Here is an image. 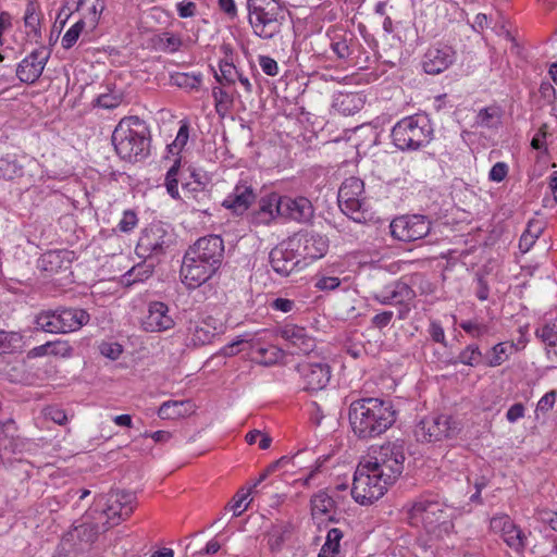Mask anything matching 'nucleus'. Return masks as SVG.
I'll list each match as a JSON object with an SVG mask.
<instances>
[{"mask_svg": "<svg viewBox=\"0 0 557 557\" xmlns=\"http://www.w3.org/2000/svg\"><path fill=\"white\" fill-rule=\"evenodd\" d=\"M136 506V496L132 492L115 491L107 496L106 507L102 515L107 520L104 524L112 528L126 520L134 511Z\"/></svg>", "mask_w": 557, "mask_h": 557, "instance_id": "ddd939ff", "label": "nucleus"}, {"mask_svg": "<svg viewBox=\"0 0 557 557\" xmlns=\"http://www.w3.org/2000/svg\"><path fill=\"white\" fill-rule=\"evenodd\" d=\"M331 49L338 59H348L352 53L351 44L355 36L351 32L344 28L333 29L329 33Z\"/></svg>", "mask_w": 557, "mask_h": 557, "instance_id": "c756f323", "label": "nucleus"}, {"mask_svg": "<svg viewBox=\"0 0 557 557\" xmlns=\"http://www.w3.org/2000/svg\"><path fill=\"white\" fill-rule=\"evenodd\" d=\"M341 284L336 276H321L317 280L314 286L320 290H334Z\"/></svg>", "mask_w": 557, "mask_h": 557, "instance_id": "338daca9", "label": "nucleus"}, {"mask_svg": "<svg viewBox=\"0 0 557 557\" xmlns=\"http://www.w3.org/2000/svg\"><path fill=\"white\" fill-rule=\"evenodd\" d=\"M70 252L66 250H50L38 260V268L48 274H57L70 269Z\"/></svg>", "mask_w": 557, "mask_h": 557, "instance_id": "cd10ccee", "label": "nucleus"}, {"mask_svg": "<svg viewBox=\"0 0 557 557\" xmlns=\"http://www.w3.org/2000/svg\"><path fill=\"white\" fill-rule=\"evenodd\" d=\"M172 83L181 88L189 90H198L202 82V75L200 73H175L171 76Z\"/></svg>", "mask_w": 557, "mask_h": 557, "instance_id": "09e8293b", "label": "nucleus"}, {"mask_svg": "<svg viewBox=\"0 0 557 557\" xmlns=\"http://www.w3.org/2000/svg\"><path fill=\"white\" fill-rule=\"evenodd\" d=\"M251 493V488L245 491L244 488L239 490L232 499L230 505L231 510L233 511L235 517H239L248 507V504H245V500Z\"/></svg>", "mask_w": 557, "mask_h": 557, "instance_id": "6e6d98bb", "label": "nucleus"}, {"mask_svg": "<svg viewBox=\"0 0 557 557\" xmlns=\"http://www.w3.org/2000/svg\"><path fill=\"white\" fill-rule=\"evenodd\" d=\"M218 270L212 263H207L196 256H189L185 253L181 268V275L183 276V283L188 288H196L207 282Z\"/></svg>", "mask_w": 557, "mask_h": 557, "instance_id": "f3484780", "label": "nucleus"}, {"mask_svg": "<svg viewBox=\"0 0 557 557\" xmlns=\"http://www.w3.org/2000/svg\"><path fill=\"white\" fill-rule=\"evenodd\" d=\"M302 388L318 392L326 387L331 379V367L323 361H302L296 367Z\"/></svg>", "mask_w": 557, "mask_h": 557, "instance_id": "4468645a", "label": "nucleus"}, {"mask_svg": "<svg viewBox=\"0 0 557 557\" xmlns=\"http://www.w3.org/2000/svg\"><path fill=\"white\" fill-rule=\"evenodd\" d=\"M311 512L313 517L332 512L341 503L327 491H319L311 497Z\"/></svg>", "mask_w": 557, "mask_h": 557, "instance_id": "473e14b6", "label": "nucleus"}, {"mask_svg": "<svg viewBox=\"0 0 557 557\" xmlns=\"http://www.w3.org/2000/svg\"><path fill=\"white\" fill-rule=\"evenodd\" d=\"M490 530L498 534L505 544L517 554H522L528 545V535L506 513L496 515L490 520Z\"/></svg>", "mask_w": 557, "mask_h": 557, "instance_id": "9b49d317", "label": "nucleus"}, {"mask_svg": "<svg viewBox=\"0 0 557 557\" xmlns=\"http://www.w3.org/2000/svg\"><path fill=\"white\" fill-rule=\"evenodd\" d=\"M24 175V166L15 156H0V180L12 181Z\"/></svg>", "mask_w": 557, "mask_h": 557, "instance_id": "c9c22d12", "label": "nucleus"}, {"mask_svg": "<svg viewBox=\"0 0 557 557\" xmlns=\"http://www.w3.org/2000/svg\"><path fill=\"white\" fill-rule=\"evenodd\" d=\"M173 234L161 224H151L141 233L136 252L139 257L150 258L163 255L173 244Z\"/></svg>", "mask_w": 557, "mask_h": 557, "instance_id": "9d476101", "label": "nucleus"}, {"mask_svg": "<svg viewBox=\"0 0 557 557\" xmlns=\"http://www.w3.org/2000/svg\"><path fill=\"white\" fill-rule=\"evenodd\" d=\"M122 101L123 95L117 90L100 94L95 100L96 106L109 110L117 108Z\"/></svg>", "mask_w": 557, "mask_h": 557, "instance_id": "603ef678", "label": "nucleus"}, {"mask_svg": "<svg viewBox=\"0 0 557 557\" xmlns=\"http://www.w3.org/2000/svg\"><path fill=\"white\" fill-rule=\"evenodd\" d=\"M259 65L264 74L269 76H275L278 74V65L277 62L268 55L259 57Z\"/></svg>", "mask_w": 557, "mask_h": 557, "instance_id": "052dcab7", "label": "nucleus"}, {"mask_svg": "<svg viewBox=\"0 0 557 557\" xmlns=\"http://www.w3.org/2000/svg\"><path fill=\"white\" fill-rule=\"evenodd\" d=\"M176 9L180 17H193L196 15L197 4L193 1L183 0L176 4Z\"/></svg>", "mask_w": 557, "mask_h": 557, "instance_id": "69168bd1", "label": "nucleus"}, {"mask_svg": "<svg viewBox=\"0 0 557 557\" xmlns=\"http://www.w3.org/2000/svg\"><path fill=\"white\" fill-rule=\"evenodd\" d=\"M183 41L178 35L170 32H164L158 37V47L162 51L174 53L180 50Z\"/></svg>", "mask_w": 557, "mask_h": 557, "instance_id": "8fccbe9b", "label": "nucleus"}, {"mask_svg": "<svg viewBox=\"0 0 557 557\" xmlns=\"http://www.w3.org/2000/svg\"><path fill=\"white\" fill-rule=\"evenodd\" d=\"M432 128L423 116L412 115L400 120L392 129V138L400 150H417L429 144Z\"/></svg>", "mask_w": 557, "mask_h": 557, "instance_id": "423d86ee", "label": "nucleus"}, {"mask_svg": "<svg viewBox=\"0 0 557 557\" xmlns=\"http://www.w3.org/2000/svg\"><path fill=\"white\" fill-rule=\"evenodd\" d=\"M289 239L290 246H294L298 258L301 257L305 260L320 259L329 249L327 238L317 233H299Z\"/></svg>", "mask_w": 557, "mask_h": 557, "instance_id": "dca6fc26", "label": "nucleus"}, {"mask_svg": "<svg viewBox=\"0 0 557 557\" xmlns=\"http://www.w3.org/2000/svg\"><path fill=\"white\" fill-rule=\"evenodd\" d=\"M220 72H214L215 81L222 86H231L237 82L239 70L227 61H221L219 64Z\"/></svg>", "mask_w": 557, "mask_h": 557, "instance_id": "a18cd8bd", "label": "nucleus"}, {"mask_svg": "<svg viewBox=\"0 0 557 557\" xmlns=\"http://www.w3.org/2000/svg\"><path fill=\"white\" fill-rule=\"evenodd\" d=\"M59 310L64 334L81 330L90 320L89 313L81 308L61 307Z\"/></svg>", "mask_w": 557, "mask_h": 557, "instance_id": "7c9ffc66", "label": "nucleus"}, {"mask_svg": "<svg viewBox=\"0 0 557 557\" xmlns=\"http://www.w3.org/2000/svg\"><path fill=\"white\" fill-rule=\"evenodd\" d=\"M278 334L295 348L296 354L308 355L317 346L315 338L305 327L296 324L283 325Z\"/></svg>", "mask_w": 557, "mask_h": 557, "instance_id": "5701e85b", "label": "nucleus"}, {"mask_svg": "<svg viewBox=\"0 0 557 557\" xmlns=\"http://www.w3.org/2000/svg\"><path fill=\"white\" fill-rule=\"evenodd\" d=\"M271 268L281 276L289 275L299 262L298 255L290 246V239L275 246L269 253Z\"/></svg>", "mask_w": 557, "mask_h": 557, "instance_id": "412c9836", "label": "nucleus"}, {"mask_svg": "<svg viewBox=\"0 0 557 557\" xmlns=\"http://www.w3.org/2000/svg\"><path fill=\"white\" fill-rule=\"evenodd\" d=\"M188 136V126L183 124L177 132L175 140L169 146L170 150L172 151L173 148L181 150L187 144Z\"/></svg>", "mask_w": 557, "mask_h": 557, "instance_id": "774afa93", "label": "nucleus"}, {"mask_svg": "<svg viewBox=\"0 0 557 557\" xmlns=\"http://www.w3.org/2000/svg\"><path fill=\"white\" fill-rule=\"evenodd\" d=\"M116 153L131 162H137L149 154V131L138 116L122 119L112 134Z\"/></svg>", "mask_w": 557, "mask_h": 557, "instance_id": "7ed1b4c3", "label": "nucleus"}, {"mask_svg": "<svg viewBox=\"0 0 557 557\" xmlns=\"http://www.w3.org/2000/svg\"><path fill=\"white\" fill-rule=\"evenodd\" d=\"M455 61V51L448 47H431L423 55L422 67L425 73L436 75L447 70Z\"/></svg>", "mask_w": 557, "mask_h": 557, "instance_id": "b1692460", "label": "nucleus"}, {"mask_svg": "<svg viewBox=\"0 0 557 557\" xmlns=\"http://www.w3.org/2000/svg\"><path fill=\"white\" fill-rule=\"evenodd\" d=\"M389 228L394 238L401 242H414L430 233L431 223L424 215H403L394 219Z\"/></svg>", "mask_w": 557, "mask_h": 557, "instance_id": "f8f14e48", "label": "nucleus"}, {"mask_svg": "<svg viewBox=\"0 0 557 557\" xmlns=\"http://www.w3.org/2000/svg\"><path fill=\"white\" fill-rule=\"evenodd\" d=\"M24 25L28 29L26 33L29 36L33 34L34 38H39L41 11L39 4L35 0H28L23 17Z\"/></svg>", "mask_w": 557, "mask_h": 557, "instance_id": "72a5a7b5", "label": "nucleus"}, {"mask_svg": "<svg viewBox=\"0 0 557 557\" xmlns=\"http://www.w3.org/2000/svg\"><path fill=\"white\" fill-rule=\"evenodd\" d=\"M499 113L497 108H484L476 116V123L484 127H493L498 122Z\"/></svg>", "mask_w": 557, "mask_h": 557, "instance_id": "5fc2aeb1", "label": "nucleus"}, {"mask_svg": "<svg viewBox=\"0 0 557 557\" xmlns=\"http://www.w3.org/2000/svg\"><path fill=\"white\" fill-rule=\"evenodd\" d=\"M189 409V401L168 400L160 406L158 416L163 420L177 419L185 416Z\"/></svg>", "mask_w": 557, "mask_h": 557, "instance_id": "ea45409f", "label": "nucleus"}, {"mask_svg": "<svg viewBox=\"0 0 557 557\" xmlns=\"http://www.w3.org/2000/svg\"><path fill=\"white\" fill-rule=\"evenodd\" d=\"M461 428L458 421L446 414L431 416L422 419L414 429L420 442H438L456 437Z\"/></svg>", "mask_w": 557, "mask_h": 557, "instance_id": "1a4fd4ad", "label": "nucleus"}, {"mask_svg": "<svg viewBox=\"0 0 557 557\" xmlns=\"http://www.w3.org/2000/svg\"><path fill=\"white\" fill-rule=\"evenodd\" d=\"M537 336L547 345V355L549 358H557V319L546 322L536 331Z\"/></svg>", "mask_w": 557, "mask_h": 557, "instance_id": "4c0bfd02", "label": "nucleus"}, {"mask_svg": "<svg viewBox=\"0 0 557 557\" xmlns=\"http://www.w3.org/2000/svg\"><path fill=\"white\" fill-rule=\"evenodd\" d=\"M181 168V159H176L172 166L165 174L164 185L168 194L175 200L181 199V194L178 190V173Z\"/></svg>", "mask_w": 557, "mask_h": 557, "instance_id": "de8ad7c7", "label": "nucleus"}, {"mask_svg": "<svg viewBox=\"0 0 557 557\" xmlns=\"http://www.w3.org/2000/svg\"><path fill=\"white\" fill-rule=\"evenodd\" d=\"M45 416L46 418L52 420L54 423L59 425H63L67 421V416L65 411L59 407H48L45 409Z\"/></svg>", "mask_w": 557, "mask_h": 557, "instance_id": "e2e57ef3", "label": "nucleus"}, {"mask_svg": "<svg viewBox=\"0 0 557 557\" xmlns=\"http://www.w3.org/2000/svg\"><path fill=\"white\" fill-rule=\"evenodd\" d=\"M34 323L39 331L51 334H64L59 308L40 311L36 314Z\"/></svg>", "mask_w": 557, "mask_h": 557, "instance_id": "2f4dec72", "label": "nucleus"}, {"mask_svg": "<svg viewBox=\"0 0 557 557\" xmlns=\"http://www.w3.org/2000/svg\"><path fill=\"white\" fill-rule=\"evenodd\" d=\"M281 195L271 193L261 197L252 220L256 224L269 225L276 218L281 216Z\"/></svg>", "mask_w": 557, "mask_h": 557, "instance_id": "bb28decb", "label": "nucleus"}, {"mask_svg": "<svg viewBox=\"0 0 557 557\" xmlns=\"http://www.w3.org/2000/svg\"><path fill=\"white\" fill-rule=\"evenodd\" d=\"M342 539L343 532L339 529H330L318 557H336L339 554Z\"/></svg>", "mask_w": 557, "mask_h": 557, "instance_id": "79ce46f5", "label": "nucleus"}, {"mask_svg": "<svg viewBox=\"0 0 557 557\" xmlns=\"http://www.w3.org/2000/svg\"><path fill=\"white\" fill-rule=\"evenodd\" d=\"M174 319L170 314L169 306L162 301H151L147 314L141 320V327L146 332H164L173 329Z\"/></svg>", "mask_w": 557, "mask_h": 557, "instance_id": "aec40b11", "label": "nucleus"}, {"mask_svg": "<svg viewBox=\"0 0 557 557\" xmlns=\"http://www.w3.org/2000/svg\"><path fill=\"white\" fill-rule=\"evenodd\" d=\"M557 398V393L555 391H550L541 397L536 405V412L546 413L550 409H553L555 401Z\"/></svg>", "mask_w": 557, "mask_h": 557, "instance_id": "bf43d9fd", "label": "nucleus"}, {"mask_svg": "<svg viewBox=\"0 0 557 557\" xmlns=\"http://www.w3.org/2000/svg\"><path fill=\"white\" fill-rule=\"evenodd\" d=\"M48 58L44 49L34 50L18 63L16 76L22 83L34 84L41 76Z\"/></svg>", "mask_w": 557, "mask_h": 557, "instance_id": "4be33fe9", "label": "nucleus"}, {"mask_svg": "<svg viewBox=\"0 0 557 557\" xmlns=\"http://www.w3.org/2000/svg\"><path fill=\"white\" fill-rule=\"evenodd\" d=\"M212 97L214 100V109L220 117H225L233 108L234 98L227 92L222 85L212 88Z\"/></svg>", "mask_w": 557, "mask_h": 557, "instance_id": "58836bf2", "label": "nucleus"}, {"mask_svg": "<svg viewBox=\"0 0 557 557\" xmlns=\"http://www.w3.org/2000/svg\"><path fill=\"white\" fill-rule=\"evenodd\" d=\"M223 331V323L211 315L190 321L187 327V346L201 347L208 345Z\"/></svg>", "mask_w": 557, "mask_h": 557, "instance_id": "2eb2a0df", "label": "nucleus"}, {"mask_svg": "<svg viewBox=\"0 0 557 557\" xmlns=\"http://www.w3.org/2000/svg\"><path fill=\"white\" fill-rule=\"evenodd\" d=\"M137 222L136 213L132 210H126L117 224V228L123 233H128L137 225Z\"/></svg>", "mask_w": 557, "mask_h": 557, "instance_id": "13d9d810", "label": "nucleus"}, {"mask_svg": "<svg viewBox=\"0 0 557 557\" xmlns=\"http://www.w3.org/2000/svg\"><path fill=\"white\" fill-rule=\"evenodd\" d=\"M187 200L195 201L198 207H193L197 211L207 212V206L210 201V190L205 181L185 182L182 184Z\"/></svg>", "mask_w": 557, "mask_h": 557, "instance_id": "c85d7f7f", "label": "nucleus"}, {"mask_svg": "<svg viewBox=\"0 0 557 557\" xmlns=\"http://www.w3.org/2000/svg\"><path fill=\"white\" fill-rule=\"evenodd\" d=\"M404 512L409 525L435 537L448 534L454 527L451 509L430 496H420L408 503L404 506Z\"/></svg>", "mask_w": 557, "mask_h": 557, "instance_id": "f03ea898", "label": "nucleus"}, {"mask_svg": "<svg viewBox=\"0 0 557 557\" xmlns=\"http://www.w3.org/2000/svg\"><path fill=\"white\" fill-rule=\"evenodd\" d=\"M252 354V359L257 363L265 367L277 363L284 357V351L274 345L257 347L253 349Z\"/></svg>", "mask_w": 557, "mask_h": 557, "instance_id": "e433bc0d", "label": "nucleus"}, {"mask_svg": "<svg viewBox=\"0 0 557 557\" xmlns=\"http://www.w3.org/2000/svg\"><path fill=\"white\" fill-rule=\"evenodd\" d=\"M288 532L289 527L287 523L281 522L272 524L265 534L269 548L272 552L280 550L286 540Z\"/></svg>", "mask_w": 557, "mask_h": 557, "instance_id": "37998d69", "label": "nucleus"}, {"mask_svg": "<svg viewBox=\"0 0 557 557\" xmlns=\"http://www.w3.org/2000/svg\"><path fill=\"white\" fill-rule=\"evenodd\" d=\"M349 423L359 438L383 434L396 420V412L388 401L368 397L354 400L349 406Z\"/></svg>", "mask_w": 557, "mask_h": 557, "instance_id": "f257e3e1", "label": "nucleus"}, {"mask_svg": "<svg viewBox=\"0 0 557 557\" xmlns=\"http://www.w3.org/2000/svg\"><path fill=\"white\" fill-rule=\"evenodd\" d=\"M281 216L297 223H309L314 216L312 202L302 196L290 197L281 195Z\"/></svg>", "mask_w": 557, "mask_h": 557, "instance_id": "a211bd4d", "label": "nucleus"}, {"mask_svg": "<svg viewBox=\"0 0 557 557\" xmlns=\"http://www.w3.org/2000/svg\"><path fill=\"white\" fill-rule=\"evenodd\" d=\"M515 350L512 343H498L492 347L490 358L486 361L488 367H498L503 364Z\"/></svg>", "mask_w": 557, "mask_h": 557, "instance_id": "49530a36", "label": "nucleus"}, {"mask_svg": "<svg viewBox=\"0 0 557 557\" xmlns=\"http://www.w3.org/2000/svg\"><path fill=\"white\" fill-rule=\"evenodd\" d=\"M392 483L364 460L357 466L350 494L360 505H371L380 499Z\"/></svg>", "mask_w": 557, "mask_h": 557, "instance_id": "39448f33", "label": "nucleus"}, {"mask_svg": "<svg viewBox=\"0 0 557 557\" xmlns=\"http://www.w3.org/2000/svg\"><path fill=\"white\" fill-rule=\"evenodd\" d=\"M108 529L109 527H107L104 523L99 525L95 522H83L82 524L75 527V533L81 542L85 544H92L98 539V535Z\"/></svg>", "mask_w": 557, "mask_h": 557, "instance_id": "a19ab883", "label": "nucleus"}, {"mask_svg": "<svg viewBox=\"0 0 557 557\" xmlns=\"http://www.w3.org/2000/svg\"><path fill=\"white\" fill-rule=\"evenodd\" d=\"M545 223L540 219H531L527 228L520 237L519 248L522 252H528L536 239L543 233Z\"/></svg>", "mask_w": 557, "mask_h": 557, "instance_id": "f704fd0d", "label": "nucleus"}, {"mask_svg": "<svg viewBox=\"0 0 557 557\" xmlns=\"http://www.w3.org/2000/svg\"><path fill=\"white\" fill-rule=\"evenodd\" d=\"M256 195L251 186L237 184L233 191L223 200L222 206L237 215H242L255 201Z\"/></svg>", "mask_w": 557, "mask_h": 557, "instance_id": "a878e982", "label": "nucleus"}, {"mask_svg": "<svg viewBox=\"0 0 557 557\" xmlns=\"http://www.w3.org/2000/svg\"><path fill=\"white\" fill-rule=\"evenodd\" d=\"M100 352L111 360H116L123 352V348L117 343H102L100 345Z\"/></svg>", "mask_w": 557, "mask_h": 557, "instance_id": "680f3d73", "label": "nucleus"}, {"mask_svg": "<svg viewBox=\"0 0 557 557\" xmlns=\"http://www.w3.org/2000/svg\"><path fill=\"white\" fill-rule=\"evenodd\" d=\"M413 297V289L407 283L401 281H395L373 295L374 300L381 305L404 304L411 300Z\"/></svg>", "mask_w": 557, "mask_h": 557, "instance_id": "393cba45", "label": "nucleus"}, {"mask_svg": "<svg viewBox=\"0 0 557 557\" xmlns=\"http://www.w3.org/2000/svg\"><path fill=\"white\" fill-rule=\"evenodd\" d=\"M363 460L380 472L384 480L394 484L404 471L406 460L404 442L397 440L372 447Z\"/></svg>", "mask_w": 557, "mask_h": 557, "instance_id": "20e7f679", "label": "nucleus"}, {"mask_svg": "<svg viewBox=\"0 0 557 557\" xmlns=\"http://www.w3.org/2000/svg\"><path fill=\"white\" fill-rule=\"evenodd\" d=\"M338 203L342 211L358 223L372 219L364 197V183L356 176L346 178L338 190Z\"/></svg>", "mask_w": 557, "mask_h": 557, "instance_id": "0eeeda50", "label": "nucleus"}, {"mask_svg": "<svg viewBox=\"0 0 557 557\" xmlns=\"http://www.w3.org/2000/svg\"><path fill=\"white\" fill-rule=\"evenodd\" d=\"M461 330L468 335L474 338H481L492 333L491 324L486 323L482 318H473L469 320H462L459 323Z\"/></svg>", "mask_w": 557, "mask_h": 557, "instance_id": "c03bdc74", "label": "nucleus"}, {"mask_svg": "<svg viewBox=\"0 0 557 557\" xmlns=\"http://www.w3.org/2000/svg\"><path fill=\"white\" fill-rule=\"evenodd\" d=\"M428 333L433 342L447 346L446 336L442 324L438 321L432 320L430 322Z\"/></svg>", "mask_w": 557, "mask_h": 557, "instance_id": "4d7b16f0", "label": "nucleus"}, {"mask_svg": "<svg viewBox=\"0 0 557 557\" xmlns=\"http://www.w3.org/2000/svg\"><path fill=\"white\" fill-rule=\"evenodd\" d=\"M249 23L253 33L263 38L271 39L280 33L278 15L281 8L275 0H247Z\"/></svg>", "mask_w": 557, "mask_h": 557, "instance_id": "6e6552de", "label": "nucleus"}, {"mask_svg": "<svg viewBox=\"0 0 557 557\" xmlns=\"http://www.w3.org/2000/svg\"><path fill=\"white\" fill-rule=\"evenodd\" d=\"M85 28V22L83 20L77 21L72 25L64 36L62 37L61 44L64 49L72 48L78 40L83 29Z\"/></svg>", "mask_w": 557, "mask_h": 557, "instance_id": "864d4df0", "label": "nucleus"}, {"mask_svg": "<svg viewBox=\"0 0 557 557\" xmlns=\"http://www.w3.org/2000/svg\"><path fill=\"white\" fill-rule=\"evenodd\" d=\"M481 360L482 352L479 346L471 344L460 351L457 361L466 366L475 367L481 362Z\"/></svg>", "mask_w": 557, "mask_h": 557, "instance_id": "3c124183", "label": "nucleus"}, {"mask_svg": "<svg viewBox=\"0 0 557 557\" xmlns=\"http://www.w3.org/2000/svg\"><path fill=\"white\" fill-rule=\"evenodd\" d=\"M186 252L219 269L224 253L223 239L218 235L199 238Z\"/></svg>", "mask_w": 557, "mask_h": 557, "instance_id": "6ab92c4d", "label": "nucleus"}, {"mask_svg": "<svg viewBox=\"0 0 557 557\" xmlns=\"http://www.w3.org/2000/svg\"><path fill=\"white\" fill-rule=\"evenodd\" d=\"M508 174V165L505 162L495 163L490 173L488 178L493 182L499 183L505 180Z\"/></svg>", "mask_w": 557, "mask_h": 557, "instance_id": "0e129e2a", "label": "nucleus"}]
</instances>
